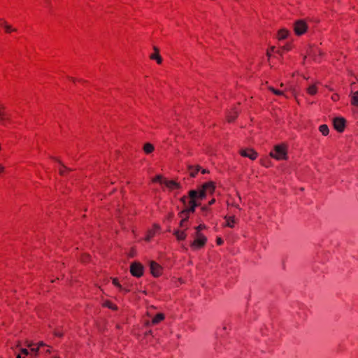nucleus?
<instances>
[{"instance_id": "nucleus-36", "label": "nucleus", "mask_w": 358, "mask_h": 358, "mask_svg": "<svg viewBox=\"0 0 358 358\" xmlns=\"http://www.w3.org/2000/svg\"><path fill=\"white\" fill-rule=\"evenodd\" d=\"M55 336H59V337H61V336H62V332H60V331H56L55 332Z\"/></svg>"}, {"instance_id": "nucleus-17", "label": "nucleus", "mask_w": 358, "mask_h": 358, "mask_svg": "<svg viewBox=\"0 0 358 358\" xmlns=\"http://www.w3.org/2000/svg\"><path fill=\"white\" fill-rule=\"evenodd\" d=\"M0 25L4 27L5 31L7 33H10L12 31H16V29L13 28L10 25L8 24L6 22H1Z\"/></svg>"}, {"instance_id": "nucleus-14", "label": "nucleus", "mask_w": 358, "mask_h": 358, "mask_svg": "<svg viewBox=\"0 0 358 358\" xmlns=\"http://www.w3.org/2000/svg\"><path fill=\"white\" fill-rule=\"evenodd\" d=\"M164 318V315L162 313H158L155 315V317H153L152 320V324H157L159 322H160L162 320H163Z\"/></svg>"}, {"instance_id": "nucleus-1", "label": "nucleus", "mask_w": 358, "mask_h": 358, "mask_svg": "<svg viewBox=\"0 0 358 358\" xmlns=\"http://www.w3.org/2000/svg\"><path fill=\"white\" fill-rule=\"evenodd\" d=\"M206 194V191L202 187L199 191L196 190H191L189 192V204L190 206L189 208H187L182 210L180 213V215L182 216L183 214H187L189 213H194L195 210V208L199 206V203H196V199H203L205 198Z\"/></svg>"}, {"instance_id": "nucleus-6", "label": "nucleus", "mask_w": 358, "mask_h": 358, "mask_svg": "<svg viewBox=\"0 0 358 358\" xmlns=\"http://www.w3.org/2000/svg\"><path fill=\"white\" fill-rule=\"evenodd\" d=\"M27 345L30 348V350L34 356H37L42 347L46 346L43 341L38 342L36 345L33 343H27Z\"/></svg>"}, {"instance_id": "nucleus-11", "label": "nucleus", "mask_w": 358, "mask_h": 358, "mask_svg": "<svg viewBox=\"0 0 358 358\" xmlns=\"http://www.w3.org/2000/svg\"><path fill=\"white\" fill-rule=\"evenodd\" d=\"M153 49L155 52L150 55V58L156 60L157 64H161L162 62V58L159 54V49L157 47H154Z\"/></svg>"}, {"instance_id": "nucleus-18", "label": "nucleus", "mask_w": 358, "mask_h": 358, "mask_svg": "<svg viewBox=\"0 0 358 358\" xmlns=\"http://www.w3.org/2000/svg\"><path fill=\"white\" fill-rule=\"evenodd\" d=\"M143 150L146 154H150L154 150V146L150 143H147L143 146Z\"/></svg>"}, {"instance_id": "nucleus-26", "label": "nucleus", "mask_w": 358, "mask_h": 358, "mask_svg": "<svg viewBox=\"0 0 358 358\" xmlns=\"http://www.w3.org/2000/svg\"><path fill=\"white\" fill-rule=\"evenodd\" d=\"M200 170V167L197 166L195 169H193L192 166H189L190 176L192 177H195L197 172Z\"/></svg>"}, {"instance_id": "nucleus-28", "label": "nucleus", "mask_w": 358, "mask_h": 358, "mask_svg": "<svg viewBox=\"0 0 358 358\" xmlns=\"http://www.w3.org/2000/svg\"><path fill=\"white\" fill-rule=\"evenodd\" d=\"M187 199H188V198L187 196H182L180 199L181 202L185 206V209L187 208H189L190 207L189 204V203L187 204Z\"/></svg>"}, {"instance_id": "nucleus-45", "label": "nucleus", "mask_w": 358, "mask_h": 358, "mask_svg": "<svg viewBox=\"0 0 358 358\" xmlns=\"http://www.w3.org/2000/svg\"><path fill=\"white\" fill-rule=\"evenodd\" d=\"M202 210H207V207H202Z\"/></svg>"}, {"instance_id": "nucleus-48", "label": "nucleus", "mask_w": 358, "mask_h": 358, "mask_svg": "<svg viewBox=\"0 0 358 358\" xmlns=\"http://www.w3.org/2000/svg\"><path fill=\"white\" fill-rule=\"evenodd\" d=\"M0 22H1V20H0Z\"/></svg>"}, {"instance_id": "nucleus-47", "label": "nucleus", "mask_w": 358, "mask_h": 358, "mask_svg": "<svg viewBox=\"0 0 358 358\" xmlns=\"http://www.w3.org/2000/svg\"><path fill=\"white\" fill-rule=\"evenodd\" d=\"M70 79L73 81H75V80L73 78H70Z\"/></svg>"}, {"instance_id": "nucleus-4", "label": "nucleus", "mask_w": 358, "mask_h": 358, "mask_svg": "<svg viewBox=\"0 0 358 358\" xmlns=\"http://www.w3.org/2000/svg\"><path fill=\"white\" fill-rule=\"evenodd\" d=\"M207 238L201 233L196 232V238L191 243V247L194 249H198L203 247L206 243Z\"/></svg>"}, {"instance_id": "nucleus-37", "label": "nucleus", "mask_w": 358, "mask_h": 358, "mask_svg": "<svg viewBox=\"0 0 358 358\" xmlns=\"http://www.w3.org/2000/svg\"><path fill=\"white\" fill-rule=\"evenodd\" d=\"M4 170H5V167L3 165L0 164V173H3L4 171Z\"/></svg>"}, {"instance_id": "nucleus-25", "label": "nucleus", "mask_w": 358, "mask_h": 358, "mask_svg": "<svg viewBox=\"0 0 358 358\" xmlns=\"http://www.w3.org/2000/svg\"><path fill=\"white\" fill-rule=\"evenodd\" d=\"M166 180V179L163 178L162 176L158 175L155 178L152 179V182H159L160 184L164 185V180Z\"/></svg>"}, {"instance_id": "nucleus-8", "label": "nucleus", "mask_w": 358, "mask_h": 358, "mask_svg": "<svg viewBox=\"0 0 358 358\" xmlns=\"http://www.w3.org/2000/svg\"><path fill=\"white\" fill-rule=\"evenodd\" d=\"M150 272L155 277H158L162 273V267L156 262L152 261L150 262Z\"/></svg>"}, {"instance_id": "nucleus-9", "label": "nucleus", "mask_w": 358, "mask_h": 358, "mask_svg": "<svg viewBox=\"0 0 358 358\" xmlns=\"http://www.w3.org/2000/svg\"><path fill=\"white\" fill-rule=\"evenodd\" d=\"M240 154L245 157H248L252 160H254L257 158V153L252 149H244L240 151Z\"/></svg>"}, {"instance_id": "nucleus-41", "label": "nucleus", "mask_w": 358, "mask_h": 358, "mask_svg": "<svg viewBox=\"0 0 358 358\" xmlns=\"http://www.w3.org/2000/svg\"><path fill=\"white\" fill-rule=\"evenodd\" d=\"M215 200L213 199L210 201H209V205H212L215 203Z\"/></svg>"}, {"instance_id": "nucleus-5", "label": "nucleus", "mask_w": 358, "mask_h": 358, "mask_svg": "<svg viewBox=\"0 0 358 358\" xmlns=\"http://www.w3.org/2000/svg\"><path fill=\"white\" fill-rule=\"evenodd\" d=\"M294 30L296 35H302L307 30V24L302 20H297L294 24Z\"/></svg>"}, {"instance_id": "nucleus-34", "label": "nucleus", "mask_w": 358, "mask_h": 358, "mask_svg": "<svg viewBox=\"0 0 358 358\" xmlns=\"http://www.w3.org/2000/svg\"><path fill=\"white\" fill-rule=\"evenodd\" d=\"M20 352H21L22 354L25 355H29V351H28V350H27V349H26V348H21V349H20Z\"/></svg>"}, {"instance_id": "nucleus-40", "label": "nucleus", "mask_w": 358, "mask_h": 358, "mask_svg": "<svg viewBox=\"0 0 358 358\" xmlns=\"http://www.w3.org/2000/svg\"><path fill=\"white\" fill-rule=\"evenodd\" d=\"M208 170H206V169H202V171H201V173H202L203 174L206 173H208Z\"/></svg>"}, {"instance_id": "nucleus-21", "label": "nucleus", "mask_w": 358, "mask_h": 358, "mask_svg": "<svg viewBox=\"0 0 358 358\" xmlns=\"http://www.w3.org/2000/svg\"><path fill=\"white\" fill-rule=\"evenodd\" d=\"M319 130L324 136H327L329 134V128L327 124L320 125Z\"/></svg>"}, {"instance_id": "nucleus-22", "label": "nucleus", "mask_w": 358, "mask_h": 358, "mask_svg": "<svg viewBox=\"0 0 358 358\" xmlns=\"http://www.w3.org/2000/svg\"><path fill=\"white\" fill-rule=\"evenodd\" d=\"M237 115H238L237 110H234V111L230 113L227 116L228 122H233L236 119Z\"/></svg>"}, {"instance_id": "nucleus-43", "label": "nucleus", "mask_w": 358, "mask_h": 358, "mask_svg": "<svg viewBox=\"0 0 358 358\" xmlns=\"http://www.w3.org/2000/svg\"><path fill=\"white\" fill-rule=\"evenodd\" d=\"M50 352H51V351H50V349H47V350H46V353H50Z\"/></svg>"}, {"instance_id": "nucleus-32", "label": "nucleus", "mask_w": 358, "mask_h": 358, "mask_svg": "<svg viewBox=\"0 0 358 358\" xmlns=\"http://www.w3.org/2000/svg\"><path fill=\"white\" fill-rule=\"evenodd\" d=\"M273 94H275V95H278V96L284 95L283 91L278 90H275L273 92Z\"/></svg>"}, {"instance_id": "nucleus-19", "label": "nucleus", "mask_w": 358, "mask_h": 358, "mask_svg": "<svg viewBox=\"0 0 358 358\" xmlns=\"http://www.w3.org/2000/svg\"><path fill=\"white\" fill-rule=\"evenodd\" d=\"M288 35V31L286 29H280L278 34V38L279 40L285 39Z\"/></svg>"}, {"instance_id": "nucleus-46", "label": "nucleus", "mask_w": 358, "mask_h": 358, "mask_svg": "<svg viewBox=\"0 0 358 358\" xmlns=\"http://www.w3.org/2000/svg\"><path fill=\"white\" fill-rule=\"evenodd\" d=\"M16 358H22V357H21L20 355H17Z\"/></svg>"}, {"instance_id": "nucleus-13", "label": "nucleus", "mask_w": 358, "mask_h": 358, "mask_svg": "<svg viewBox=\"0 0 358 358\" xmlns=\"http://www.w3.org/2000/svg\"><path fill=\"white\" fill-rule=\"evenodd\" d=\"M224 219L226 220V222H227L226 226H227L230 228H233L234 224L236 222L235 217L234 216H231V217L225 216Z\"/></svg>"}, {"instance_id": "nucleus-49", "label": "nucleus", "mask_w": 358, "mask_h": 358, "mask_svg": "<svg viewBox=\"0 0 358 358\" xmlns=\"http://www.w3.org/2000/svg\"><path fill=\"white\" fill-rule=\"evenodd\" d=\"M54 358H57V357H54Z\"/></svg>"}, {"instance_id": "nucleus-42", "label": "nucleus", "mask_w": 358, "mask_h": 358, "mask_svg": "<svg viewBox=\"0 0 358 358\" xmlns=\"http://www.w3.org/2000/svg\"><path fill=\"white\" fill-rule=\"evenodd\" d=\"M271 51H268V52H267L266 55H267V56H268V57H271Z\"/></svg>"}, {"instance_id": "nucleus-27", "label": "nucleus", "mask_w": 358, "mask_h": 358, "mask_svg": "<svg viewBox=\"0 0 358 358\" xmlns=\"http://www.w3.org/2000/svg\"><path fill=\"white\" fill-rule=\"evenodd\" d=\"M179 216L181 217V221H180V225L181 227H184V224H185V222L188 219V217H189V213L187 214H183L182 216H180L179 215Z\"/></svg>"}, {"instance_id": "nucleus-33", "label": "nucleus", "mask_w": 358, "mask_h": 358, "mask_svg": "<svg viewBox=\"0 0 358 358\" xmlns=\"http://www.w3.org/2000/svg\"><path fill=\"white\" fill-rule=\"evenodd\" d=\"M205 228H206V226L204 224H200L196 227V231L200 232V231L201 229H205Z\"/></svg>"}, {"instance_id": "nucleus-10", "label": "nucleus", "mask_w": 358, "mask_h": 358, "mask_svg": "<svg viewBox=\"0 0 358 358\" xmlns=\"http://www.w3.org/2000/svg\"><path fill=\"white\" fill-rule=\"evenodd\" d=\"M164 185L171 190L180 188V185L174 180H164Z\"/></svg>"}, {"instance_id": "nucleus-31", "label": "nucleus", "mask_w": 358, "mask_h": 358, "mask_svg": "<svg viewBox=\"0 0 358 358\" xmlns=\"http://www.w3.org/2000/svg\"><path fill=\"white\" fill-rule=\"evenodd\" d=\"M106 306H108L109 308H111V309H113V310H115L117 309V306L113 305V303H111L110 302H107L106 303Z\"/></svg>"}, {"instance_id": "nucleus-29", "label": "nucleus", "mask_w": 358, "mask_h": 358, "mask_svg": "<svg viewBox=\"0 0 358 358\" xmlns=\"http://www.w3.org/2000/svg\"><path fill=\"white\" fill-rule=\"evenodd\" d=\"M59 163L61 164V165L62 166V168L59 169V173L62 175V176H64V173H65V171H70L71 169H69V168L66 167L65 166H64L59 161H58Z\"/></svg>"}, {"instance_id": "nucleus-12", "label": "nucleus", "mask_w": 358, "mask_h": 358, "mask_svg": "<svg viewBox=\"0 0 358 358\" xmlns=\"http://www.w3.org/2000/svg\"><path fill=\"white\" fill-rule=\"evenodd\" d=\"M202 187L206 191V192H209L210 193H212L215 189V185L213 182H208L203 184Z\"/></svg>"}, {"instance_id": "nucleus-35", "label": "nucleus", "mask_w": 358, "mask_h": 358, "mask_svg": "<svg viewBox=\"0 0 358 358\" xmlns=\"http://www.w3.org/2000/svg\"><path fill=\"white\" fill-rule=\"evenodd\" d=\"M222 243H223V240H222L221 238H218L217 239V245H222Z\"/></svg>"}, {"instance_id": "nucleus-7", "label": "nucleus", "mask_w": 358, "mask_h": 358, "mask_svg": "<svg viewBox=\"0 0 358 358\" xmlns=\"http://www.w3.org/2000/svg\"><path fill=\"white\" fill-rule=\"evenodd\" d=\"M345 125V120L343 117H336L334 119V126L336 130L338 132H342L344 130Z\"/></svg>"}, {"instance_id": "nucleus-30", "label": "nucleus", "mask_w": 358, "mask_h": 358, "mask_svg": "<svg viewBox=\"0 0 358 358\" xmlns=\"http://www.w3.org/2000/svg\"><path fill=\"white\" fill-rule=\"evenodd\" d=\"M154 235H155V232L153 231H150L148 232V234L146 238H145L146 241H149L154 236Z\"/></svg>"}, {"instance_id": "nucleus-44", "label": "nucleus", "mask_w": 358, "mask_h": 358, "mask_svg": "<svg viewBox=\"0 0 358 358\" xmlns=\"http://www.w3.org/2000/svg\"><path fill=\"white\" fill-rule=\"evenodd\" d=\"M274 49H275V47H274V46L271 47V51H273V50H274Z\"/></svg>"}, {"instance_id": "nucleus-24", "label": "nucleus", "mask_w": 358, "mask_h": 358, "mask_svg": "<svg viewBox=\"0 0 358 358\" xmlns=\"http://www.w3.org/2000/svg\"><path fill=\"white\" fill-rule=\"evenodd\" d=\"M113 284L118 287L121 291H124V292H128L129 289H126L124 288H122V285L118 282V280L117 278L113 279Z\"/></svg>"}, {"instance_id": "nucleus-39", "label": "nucleus", "mask_w": 358, "mask_h": 358, "mask_svg": "<svg viewBox=\"0 0 358 358\" xmlns=\"http://www.w3.org/2000/svg\"><path fill=\"white\" fill-rule=\"evenodd\" d=\"M269 90L271 91L273 93L274 92V90H275V88H273V87H268Z\"/></svg>"}, {"instance_id": "nucleus-38", "label": "nucleus", "mask_w": 358, "mask_h": 358, "mask_svg": "<svg viewBox=\"0 0 358 358\" xmlns=\"http://www.w3.org/2000/svg\"><path fill=\"white\" fill-rule=\"evenodd\" d=\"M88 258H89V255H85V256L82 258V260H83V262H85V261H87V260L88 259Z\"/></svg>"}, {"instance_id": "nucleus-23", "label": "nucleus", "mask_w": 358, "mask_h": 358, "mask_svg": "<svg viewBox=\"0 0 358 358\" xmlns=\"http://www.w3.org/2000/svg\"><path fill=\"white\" fill-rule=\"evenodd\" d=\"M307 92L310 95H314L317 93V87L315 85L309 86L307 89Z\"/></svg>"}, {"instance_id": "nucleus-3", "label": "nucleus", "mask_w": 358, "mask_h": 358, "mask_svg": "<svg viewBox=\"0 0 358 358\" xmlns=\"http://www.w3.org/2000/svg\"><path fill=\"white\" fill-rule=\"evenodd\" d=\"M143 271L144 267L141 263L134 262L131 264L130 272L133 276L140 278L143 275Z\"/></svg>"}, {"instance_id": "nucleus-16", "label": "nucleus", "mask_w": 358, "mask_h": 358, "mask_svg": "<svg viewBox=\"0 0 358 358\" xmlns=\"http://www.w3.org/2000/svg\"><path fill=\"white\" fill-rule=\"evenodd\" d=\"M174 235L176 236L177 239L179 241L184 240L186 238V234L185 233L184 231L176 230L174 232Z\"/></svg>"}, {"instance_id": "nucleus-20", "label": "nucleus", "mask_w": 358, "mask_h": 358, "mask_svg": "<svg viewBox=\"0 0 358 358\" xmlns=\"http://www.w3.org/2000/svg\"><path fill=\"white\" fill-rule=\"evenodd\" d=\"M4 107L0 105V122L3 124H5L6 120L8 119L6 117V113L3 111Z\"/></svg>"}, {"instance_id": "nucleus-15", "label": "nucleus", "mask_w": 358, "mask_h": 358, "mask_svg": "<svg viewBox=\"0 0 358 358\" xmlns=\"http://www.w3.org/2000/svg\"><path fill=\"white\" fill-rule=\"evenodd\" d=\"M351 103L355 106H358V91L352 93Z\"/></svg>"}, {"instance_id": "nucleus-2", "label": "nucleus", "mask_w": 358, "mask_h": 358, "mask_svg": "<svg viewBox=\"0 0 358 358\" xmlns=\"http://www.w3.org/2000/svg\"><path fill=\"white\" fill-rule=\"evenodd\" d=\"M271 155L278 159H285L287 156L286 148L283 145H275L273 152H271Z\"/></svg>"}]
</instances>
